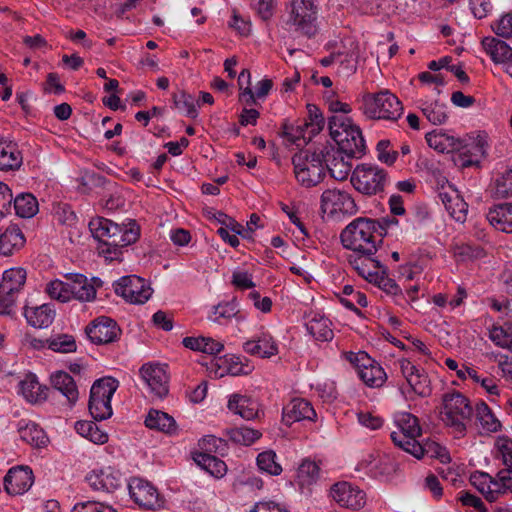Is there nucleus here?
<instances>
[{
  "instance_id": "f257e3e1",
  "label": "nucleus",
  "mask_w": 512,
  "mask_h": 512,
  "mask_svg": "<svg viewBox=\"0 0 512 512\" xmlns=\"http://www.w3.org/2000/svg\"><path fill=\"white\" fill-rule=\"evenodd\" d=\"M395 218H382L373 220L369 218H357L348 224L341 232L340 239L344 248L353 253L375 255L378 244L382 243L386 235L387 227L397 224Z\"/></svg>"
},
{
  "instance_id": "f03ea898",
  "label": "nucleus",
  "mask_w": 512,
  "mask_h": 512,
  "mask_svg": "<svg viewBox=\"0 0 512 512\" xmlns=\"http://www.w3.org/2000/svg\"><path fill=\"white\" fill-rule=\"evenodd\" d=\"M442 420L457 435H464L466 423L470 421L473 409L470 401L462 393L453 391L445 393L442 398Z\"/></svg>"
},
{
  "instance_id": "7ed1b4c3",
  "label": "nucleus",
  "mask_w": 512,
  "mask_h": 512,
  "mask_svg": "<svg viewBox=\"0 0 512 512\" xmlns=\"http://www.w3.org/2000/svg\"><path fill=\"white\" fill-rule=\"evenodd\" d=\"M324 158L322 149L313 152L306 150L293 156L295 177L302 186L314 187L324 179L326 175Z\"/></svg>"
},
{
  "instance_id": "20e7f679",
  "label": "nucleus",
  "mask_w": 512,
  "mask_h": 512,
  "mask_svg": "<svg viewBox=\"0 0 512 512\" xmlns=\"http://www.w3.org/2000/svg\"><path fill=\"white\" fill-rule=\"evenodd\" d=\"M350 182L353 187L363 195H381L390 182L388 172L375 165L358 164L351 175Z\"/></svg>"
},
{
  "instance_id": "39448f33",
  "label": "nucleus",
  "mask_w": 512,
  "mask_h": 512,
  "mask_svg": "<svg viewBox=\"0 0 512 512\" xmlns=\"http://www.w3.org/2000/svg\"><path fill=\"white\" fill-rule=\"evenodd\" d=\"M363 113L370 119L395 121L403 113L400 100L389 90L363 95Z\"/></svg>"
},
{
  "instance_id": "423d86ee",
  "label": "nucleus",
  "mask_w": 512,
  "mask_h": 512,
  "mask_svg": "<svg viewBox=\"0 0 512 512\" xmlns=\"http://www.w3.org/2000/svg\"><path fill=\"white\" fill-rule=\"evenodd\" d=\"M119 387V381L107 376L97 379L91 389L88 408L96 421L110 418L113 414L111 399Z\"/></svg>"
},
{
  "instance_id": "0eeeda50",
  "label": "nucleus",
  "mask_w": 512,
  "mask_h": 512,
  "mask_svg": "<svg viewBox=\"0 0 512 512\" xmlns=\"http://www.w3.org/2000/svg\"><path fill=\"white\" fill-rule=\"evenodd\" d=\"M318 8L314 0H292L288 23L295 31L307 38H313L318 33Z\"/></svg>"
},
{
  "instance_id": "6e6552de",
  "label": "nucleus",
  "mask_w": 512,
  "mask_h": 512,
  "mask_svg": "<svg viewBox=\"0 0 512 512\" xmlns=\"http://www.w3.org/2000/svg\"><path fill=\"white\" fill-rule=\"evenodd\" d=\"M130 497L140 507L146 510H158L164 507L165 499L157 488L141 478H132L128 483Z\"/></svg>"
},
{
  "instance_id": "1a4fd4ad",
  "label": "nucleus",
  "mask_w": 512,
  "mask_h": 512,
  "mask_svg": "<svg viewBox=\"0 0 512 512\" xmlns=\"http://www.w3.org/2000/svg\"><path fill=\"white\" fill-rule=\"evenodd\" d=\"M113 286L117 295L132 304H144L152 295L151 287L136 275L123 276Z\"/></svg>"
},
{
  "instance_id": "9d476101",
  "label": "nucleus",
  "mask_w": 512,
  "mask_h": 512,
  "mask_svg": "<svg viewBox=\"0 0 512 512\" xmlns=\"http://www.w3.org/2000/svg\"><path fill=\"white\" fill-rule=\"evenodd\" d=\"M395 422L398 431L391 433V440L395 446L408 452L409 448L416 443L417 438L422 435L418 418L411 413L403 412L397 415Z\"/></svg>"
},
{
  "instance_id": "9b49d317",
  "label": "nucleus",
  "mask_w": 512,
  "mask_h": 512,
  "mask_svg": "<svg viewBox=\"0 0 512 512\" xmlns=\"http://www.w3.org/2000/svg\"><path fill=\"white\" fill-rule=\"evenodd\" d=\"M349 360L356 365L360 379L367 386L379 388L386 382V372L366 352L351 353Z\"/></svg>"
},
{
  "instance_id": "f8f14e48",
  "label": "nucleus",
  "mask_w": 512,
  "mask_h": 512,
  "mask_svg": "<svg viewBox=\"0 0 512 512\" xmlns=\"http://www.w3.org/2000/svg\"><path fill=\"white\" fill-rule=\"evenodd\" d=\"M85 334L95 345H107L119 340L121 329L110 317L100 316L85 327Z\"/></svg>"
},
{
  "instance_id": "ddd939ff",
  "label": "nucleus",
  "mask_w": 512,
  "mask_h": 512,
  "mask_svg": "<svg viewBox=\"0 0 512 512\" xmlns=\"http://www.w3.org/2000/svg\"><path fill=\"white\" fill-rule=\"evenodd\" d=\"M89 229L92 236L99 241V254L111 257V247L120 233V226L104 217L93 218L89 222Z\"/></svg>"
},
{
  "instance_id": "4468645a",
  "label": "nucleus",
  "mask_w": 512,
  "mask_h": 512,
  "mask_svg": "<svg viewBox=\"0 0 512 512\" xmlns=\"http://www.w3.org/2000/svg\"><path fill=\"white\" fill-rule=\"evenodd\" d=\"M402 376L406 379L411 390L420 397H428L432 393L431 381L427 372L414 365L408 359L398 360Z\"/></svg>"
},
{
  "instance_id": "2eb2a0df",
  "label": "nucleus",
  "mask_w": 512,
  "mask_h": 512,
  "mask_svg": "<svg viewBox=\"0 0 512 512\" xmlns=\"http://www.w3.org/2000/svg\"><path fill=\"white\" fill-rule=\"evenodd\" d=\"M322 153L325 156L324 165L325 172L328 171L330 176L338 181L347 179L351 172V160L354 157H349L346 152L335 146H324Z\"/></svg>"
},
{
  "instance_id": "dca6fc26",
  "label": "nucleus",
  "mask_w": 512,
  "mask_h": 512,
  "mask_svg": "<svg viewBox=\"0 0 512 512\" xmlns=\"http://www.w3.org/2000/svg\"><path fill=\"white\" fill-rule=\"evenodd\" d=\"M321 209L323 212L355 214L357 206L352 196L343 190L327 189L321 195Z\"/></svg>"
},
{
  "instance_id": "f3484780",
  "label": "nucleus",
  "mask_w": 512,
  "mask_h": 512,
  "mask_svg": "<svg viewBox=\"0 0 512 512\" xmlns=\"http://www.w3.org/2000/svg\"><path fill=\"white\" fill-rule=\"evenodd\" d=\"M86 481L96 491L112 493L123 485L125 479L119 470L106 467L92 470L87 474Z\"/></svg>"
},
{
  "instance_id": "a211bd4d",
  "label": "nucleus",
  "mask_w": 512,
  "mask_h": 512,
  "mask_svg": "<svg viewBox=\"0 0 512 512\" xmlns=\"http://www.w3.org/2000/svg\"><path fill=\"white\" fill-rule=\"evenodd\" d=\"M331 495L339 505L353 510L361 509L366 503L365 492L348 482L334 484Z\"/></svg>"
},
{
  "instance_id": "6ab92c4d",
  "label": "nucleus",
  "mask_w": 512,
  "mask_h": 512,
  "mask_svg": "<svg viewBox=\"0 0 512 512\" xmlns=\"http://www.w3.org/2000/svg\"><path fill=\"white\" fill-rule=\"evenodd\" d=\"M34 482L32 470L28 466L12 467L4 477V489L10 495L27 492Z\"/></svg>"
},
{
  "instance_id": "aec40b11",
  "label": "nucleus",
  "mask_w": 512,
  "mask_h": 512,
  "mask_svg": "<svg viewBox=\"0 0 512 512\" xmlns=\"http://www.w3.org/2000/svg\"><path fill=\"white\" fill-rule=\"evenodd\" d=\"M140 374L154 397L162 399L168 394V376L164 368L145 364L141 367Z\"/></svg>"
},
{
  "instance_id": "412c9836",
  "label": "nucleus",
  "mask_w": 512,
  "mask_h": 512,
  "mask_svg": "<svg viewBox=\"0 0 512 512\" xmlns=\"http://www.w3.org/2000/svg\"><path fill=\"white\" fill-rule=\"evenodd\" d=\"M316 412L309 401L303 398H293L283 407L282 421L286 426L295 422L309 420L314 421Z\"/></svg>"
},
{
  "instance_id": "4be33fe9",
  "label": "nucleus",
  "mask_w": 512,
  "mask_h": 512,
  "mask_svg": "<svg viewBox=\"0 0 512 512\" xmlns=\"http://www.w3.org/2000/svg\"><path fill=\"white\" fill-rule=\"evenodd\" d=\"M425 139L429 147L441 153H450L462 150V155L466 156L468 153L476 155V153L471 152V149L463 147L458 138L448 135L442 129H435L427 133Z\"/></svg>"
},
{
  "instance_id": "5701e85b",
  "label": "nucleus",
  "mask_w": 512,
  "mask_h": 512,
  "mask_svg": "<svg viewBox=\"0 0 512 512\" xmlns=\"http://www.w3.org/2000/svg\"><path fill=\"white\" fill-rule=\"evenodd\" d=\"M335 148L341 149L349 157H361L365 150V141L360 128L356 125L349 128L337 140Z\"/></svg>"
},
{
  "instance_id": "b1692460",
  "label": "nucleus",
  "mask_w": 512,
  "mask_h": 512,
  "mask_svg": "<svg viewBox=\"0 0 512 512\" xmlns=\"http://www.w3.org/2000/svg\"><path fill=\"white\" fill-rule=\"evenodd\" d=\"M243 350L253 356L270 358L278 353V347L273 337L267 332H261L253 339L243 344Z\"/></svg>"
},
{
  "instance_id": "393cba45",
  "label": "nucleus",
  "mask_w": 512,
  "mask_h": 512,
  "mask_svg": "<svg viewBox=\"0 0 512 512\" xmlns=\"http://www.w3.org/2000/svg\"><path fill=\"white\" fill-rule=\"evenodd\" d=\"M69 288V300L76 299L82 302L92 301L96 296V290L83 274H67Z\"/></svg>"
},
{
  "instance_id": "a878e982",
  "label": "nucleus",
  "mask_w": 512,
  "mask_h": 512,
  "mask_svg": "<svg viewBox=\"0 0 512 512\" xmlns=\"http://www.w3.org/2000/svg\"><path fill=\"white\" fill-rule=\"evenodd\" d=\"M228 409L245 420L259 418V403L247 395L232 394L228 401Z\"/></svg>"
},
{
  "instance_id": "bb28decb",
  "label": "nucleus",
  "mask_w": 512,
  "mask_h": 512,
  "mask_svg": "<svg viewBox=\"0 0 512 512\" xmlns=\"http://www.w3.org/2000/svg\"><path fill=\"white\" fill-rule=\"evenodd\" d=\"M374 255L364 253H353L348 256V262L352 268L364 279L371 282L374 274L379 272L383 265L380 260L375 259Z\"/></svg>"
},
{
  "instance_id": "cd10ccee",
  "label": "nucleus",
  "mask_w": 512,
  "mask_h": 512,
  "mask_svg": "<svg viewBox=\"0 0 512 512\" xmlns=\"http://www.w3.org/2000/svg\"><path fill=\"white\" fill-rule=\"evenodd\" d=\"M481 44L494 63L500 64L512 61V48L503 40L488 36L482 39Z\"/></svg>"
},
{
  "instance_id": "c85d7f7f",
  "label": "nucleus",
  "mask_w": 512,
  "mask_h": 512,
  "mask_svg": "<svg viewBox=\"0 0 512 512\" xmlns=\"http://www.w3.org/2000/svg\"><path fill=\"white\" fill-rule=\"evenodd\" d=\"M439 198L444 204L449 215L457 222L464 223L468 214V204L456 190L452 193L440 192Z\"/></svg>"
},
{
  "instance_id": "c756f323",
  "label": "nucleus",
  "mask_w": 512,
  "mask_h": 512,
  "mask_svg": "<svg viewBox=\"0 0 512 512\" xmlns=\"http://www.w3.org/2000/svg\"><path fill=\"white\" fill-rule=\"evenodd\" d=\"M52 387L66 397L70 404H75L79 392L73 377L65 371H57L50 377Z\"/></svg>"
},
{
  "instance_id": "7c9ffc66",
  "label": "nucleus",
  "mask_w": 512,
  "mask_h": 512,
  "mask_svg": "<svg viewBox=\"0 0 512 512\" xmlns=\"http://www.w3.org/2000/svg\"><path fill=\"white\" fill-rule=\"evenodd\" d=\"M487 220L495 229L512 233V203L499 204L489 209Z\"/></svg>"
},
{
  "instance_id": "2f4dec72",
  "label": "nucleus",
  "mask_w": 512,
  "mask_h": 512,
  "mask_svg": "<svg viewBox=\"0 0 512 512\" xmlns=\"http://www.w3.org/2000/svg\"><path fill=\"white\" fill-rule=\"evenodd\" d=\"M22 162V153L15 142H0V170H17L22 165Z\"/></svg>"
},
{
  "instance_id": "473e14b6",
  "label": "nucleus",
  "mask_w": 512,
  "mask_h": 512,
  "mask_svg": "<svg viewBox=\"0 0 512 512\" xmlns=\"http://www.w3.org/2000/svg\"><path fill=\"white\" fill-rule=\"evenodd\" d=\"M24 316L29 325L36 328L48 327L54 320L55 311L50 304L24 308Z\"/></svg>"
},
{
  "instance_id": "72a5a7b5",
  "label": "nucleus",
  "mask_w": 512,
  "mask_h": 512,
  "mask_svg": "<svg viewBox=\"0 0 512 512\" xmlns=\"http://www.w3.org/2000/svg\"><path fill=\"white\" fill-rule=\"evenodd\" d=\"M145 425L149 429L157 430L169 435L175 434L177 431V424L175 419L169 414L151 409L145 419Z\"/></svg>"
},
{
  "instance_id": "f704fd0d",
  "label": "nucleus",
  "mask_w": 512,
  "mask_h": 512,
  "mask_svg": "<svg viewBox=\"0 0 512 512\" xmlns=\"http://www.w3.org/2000/svg\"><path fill=\"white\" fill-rule=\"evenodd\" d=\"M413 455L417 459H421L425 455L431 458H438L441 462H446L450 460L448 453L445 448H443L440 444L432 440L426 441H416L411 448H409L408 452Z\"/></svg>"
},
{
  "instance_id": "c9c22d12",
  "label": "nucleus",
  "mask_w": 512,
  "mask_h": 512,
  "mask_svg": "<svg viewBox=\"0 0 512 512\" xmlns=\"http://www.w3.org/2000/svg\"><path fill=\"white\" fill-rule=\"evenodd\" d=\"M219 361L220 363L217 365L223 370L220 373L221 377L224 373L232 376L248 375L253 370V366L249 363L248 359L234 354L226 355L224 358H220Z\"/></svg>"
},
{
  "instance_id": "e433bc0d",
  "label": "nucleus",
  "mask_w": 512,
  "mask_h": 512,
  "mask_svg": "<svg viewBox=\"0 0 512 512\" xmlns=\"http://www.w3.org/2000/svg\"><path fill=\"white\" fill-rule=\"evenodd\" d=\"M25 244V237L17 226L8 227L0 235V254L10 256Z\"/></svg>"
},
{
  "instance_id": "4c0bfd02",
  "label": "nucleus",
  "mask_w": 512,
  "mask_h": 512,
  "mask_svg": "<svg viewBox=\"0 0 512 512\" xmlns=\"http://www.w3.org/2000/svg\"><path fill=\"white\" fill-rule=\"evenodd\" d=\"M331 321L324 315L314 314L306 323L307 331L317 341H331L334 337Z\"/></svg>"
},
{
  "instance_id": "58836bf2",
  "label": "nucleus",
  "mask_w": 512,
  "mask_h": 512,
  "mask_svg": "<svg viewBox=\"0 0 512 512\" xmlns=\"http://www.w3.org/2000/svg\"><path fill=\"white\" fill-rule=\"evenodd\" d=\"M19 386L21 394L29 402H39L45 400L48 396V388L46 386H42L34 374H27L20 382Z\"/></svg>"
},
{
  "instance_id": "ea45409f",
  "label": "nucleus",
  "mask_w": 512,
  "mask_h": 512,
  "mask_svg": "<svg viewBox=\"0 0 512 512\" xmlns=\"http://www.w3.org/2000/svg\"><path fill=\"white\" fill-rule=\"evenodd\" d=\"M26 277V270L21 267L6 270L0 283V291L8 294L19 293L26 282Z\"/></svg>"
},
{
  "instance_id": "a19ab883",
  "label": "nucleus",
  "mask_w": 512,
  "mask_h": 512,
  "mask_svg": "<svg viewBox=\"0 0 512 512\" xmlns=\"http://www.w3.org/2000/svg\"><path fill=\"white\" fill-rule=\"evenodd\" d=\"M21 440L34 448H44L49 443V438L45 431L36 423H27L25 426H19L18 429Z\"/></svg>"
},
{
  "instance_id": "79ce46f5",
  "label": "nucleus",
  "mask_w": 512,
  "mask_h": 512,
  "mask_svg": "<svg viewBox=\"0 0 512 512\" xmlns=\"http://www.w3.org/2000/svg\"><path fill=\"white\" fill-rule=\"evenodd\" d=\"M471 484L481 492L487 501L494 502L499 493V483L493 480L487 473L473 474L470 478Z\"/></svg>"
},
{
  "instance_id": "37998d69",
  "label": "nucleus",
  "mask_w": 512,
  "mask_h": 512,
  "mask_svg": "<svg viewBox=\"0 0 512 512\" xmlns=\"http://www.w3.org/2000/svg\"><path fill=\"white\" fill-rule=\"evenodd\" d=\"M194 461L215 477H222L227 470L225 462L212 455V453H195Z\"/></svg>"
},
{
  "instance_id": "c03bdc74",
  "label": "nucleus",
  "mask_w": 512,
  "mask_h": 512,
  "mask_svg": "<svg viewBox=\"0 0 512 512\" xmlns=\"http://www.w3.org/2000/svg\"><path fill=\"white\" fill-rule=\"evenodd\" d=\"M310 129H306L304 121L297 125H292L287 122L282 124V131L280 135L288 142L300 146L310 141L312 137L309 136Z\"/></svg>"
},
{
  "instance_id": "a18cd8bd",
  "label": "nucleus",
  "mask_w": 512,
  "mask_h": 512,
  "mask_svg": "<svg viewBox=\"0 0 512 512\" xmlns=\"http://www.w3.org/2000/svg\"><path fill=\"white\" fill-rule=\"evenodd\" d=\"M13 208L17 216L31 218L38 212V201L31 193H22L13 199Z\"/></svg>"
},
{
  "instance_id": "49530a36",
  "label": "nucleus",
  "mask_w": 512,
  "mask_h": 512,
  "mask_svg": "<svg viewBox=\"0 0 512 512\" xmlns=\"http://www.w3.org/2000/svg\"><path fill=\"white\" fill-rule=\"evenodd\" d=\"M320 478V467L315 461L305 459L297 470V482L301 487L310 486Z\"/></svg>"
},
{
  "instance_id": "de8ad7c7",
  "label": "nucleus",
  "mask_w": 512,
  "mask_h": 512,
  "mask_svg": "<svg viewBox=\"0 0 512 512\" xmlns=\"http://www.w3.org/2000/svg\"><path fill=\"white\" fill-rule=\"evenodd\" d=\"M261 435L262 433L259 430L247 426L231 428L226 431V436L230 441L245 446L252 445Z\"/></svg>"
},
{
  "instance_id": "09e8293b",
  "label": "nucleus",
  "mask_w": 512,
  "mask_h": 512,
  "mask_svg": "<svg viewBox=\"0 0 512 512\" xmlns=\"http://www.w3.org/2000/svg\"><path fill=\"white\" fill-rule=\"evenodd\" d=\"M139 238V232L135 229H124L120 226V233L111 247V257L107 260L113 261L119 259L121 249L135 243Z\"/></svg>"
},
{
  "instance_id": "8fccbe9b",
  "label": "nucleus",
  "mask_w": 512,
  "mask_h": 512,
  "mask_svg": "<svg viewBox=\"0 0 512 512\" xmlns=\"http://www.w3.org/2000/svg\"><path fill=\"white\" fill-rule=\"evenodd\" d=\"M76 432L89 439L95 444H104L108 441V435L99 429L96 423L92 421H78L75 424Z\"/></svg>"
},
{
  "instance_id": "3c124183",
  "label": "nucleus",
  "mask_w": 512,
  "mask_h": 512,
  "mask_svg": "<svg viewBox=\"0 0 512 512\" xmlns=\"http://www.w3.org/2000/svg\"><path fill=\"white\" fill-rule=\"evenodd\" d=\"M272 87L273 82L271 79H263L258 82L255 92H253L250 87H245L244 90L240 93V101L245 103L247 106H252L256 104V98H265L269 94Z\"/></svg>"
},
{
  "instance_id": "603ef678",
  "label": "nucleus",
  "mask_w": 512,
  "mask_h": 512,
  "mask_svg": "<svg viewBox=\"0 0 512 512\" xmlns=\"http://www.w3.org/2000/svg\"><path fill=\"white\" fill-rule=\"evenodd\" d=\"M489 338L495 345L512 352V322L493 326L489 332Z\"/></svg>"
},
{
  "instance_id": "864d4df0",
  "label": "nucleus",
  "mask_w": 512,
  "mask_h": 512,
  "mask_svg": "<svg viewBox=\"0 0 512 512\" xmlns=\"http://www.w3.org/2000/svg\"><path fill=\"white\" fill-rule=\"evenodd\" d=\"M476 418L487 432H497L501 428V423L485 402L476 405Z\"/></svg>"
},
{
  "instance_id": "5fc2aeb1",
  "label": "nucleus",
  "mask_w": 512,
  "mask_h": 512,
  "mask_svg": "<svg viewBox=\"0 0 512 512\" xmlns=\"http://www.w3.org/2000/svg\"><path fill=\"white\" fill-rule=\"evenodd\" d=\"M172 100L175 107L179 110H184L188 117L195 119L198 116L196 104L199 105V102H196L193 95L184 90H180L179 92L173 93Z\"/></svg>"
},
{
  "instance_id": "6e6d98bb",
  "label": "nucleus",
  "mask_w": 512,
  "mask_h": 512,
  "mask_svg": "<svg viewBox=\"0 0 512 512\" xmlns=\"http://www.w3.org/2000/svg\"><path fill=\"white\" fill-rule=\"evenodd\" d=\"M214 318L213 321L220 323V319H231L236 318L237 321H243L245 316L240 313L238 308V302L235 298L231 301L219 303L214 307Z\"/></svg>"
},
{
  "instance_id": "4d7b16f0",
  "label": "nucleus",
  "mask_w": 512,
  "mask_h": 512,
  "mask_svg": "<svg viewBox=\"0 0 512 512\" xmlns=\"http://www.w3.org/2000/svg\"><path fill=\"white\" fill-rule=\"evenodd\" d=\"M370 283L377 285L387 295L398 296L402 294V290L394 279L387 274V268L383 266L379 272L374 274Z\"/></svg>"
},
{
  "instance_id": "13d9d810",
  "label": "nucleus",
  "mask_w": 512,
  "mask_h": 512,
  "mask_svg": "<svg viewBox=\"0 0 512 512\" xmlns=\"http://www.w3.org/2000/svg\"><path fill=\"white\" fill-rule=\"evenodd\" d=\"M47 347L59 353H71L77 349L75 338L68 334H58L47 339Z\"/></svg>"
},
{
  "instance_id": "bf43d9fd",
  "label": "nucleus",
  "mask_w": 512,
  "mask_h": 512,
  "mask_svg": "<svg viewBox=\"0 0 512 512\" xmlns=\"http://www.w3.org/2000/svg\"><path fill=\"white\" fill-rule=\"evenodd\" d=\"M308 120L305 119L304 126L310 129L309 136L318 134L325 125V119L320 109L314 104H307Z\"/></svg>"
},
{
  "instance_id": "052dcab7",
  "label": "nucleus",
  "mask_w": 512,
  "mask_h": 512,
  "mask_svg": "<svg viewBox=\"0 0 512 512\" xmlns=\"http://www.w3.org/2000/svg\"><path fill=\"white\" fill-rule=\"evenodd\" d=\"M495 458L502 461L504 470H512V439L503 436L496 440Z\"/></svg>"
},
{
  "instance_id": "680f3d73",
  "label": "nucleus",
  "mask_w": 512,
  "mask_h": 512,
  "mask_svg": "<svg viewBox=\"0 0 512 512\" xmlns=\"http://www.w3.org/2000/svg\"><path fill=\"white\" fill-rule=\"evenodd\" d=\"M354 125L352 120L346 115H332L328 118V129L334 141Z\"/></svg>"
},
{
  "instance_id": "e2e57ef3",
  "label": "nucleus",
  "mask_w": 512,
  "mask_h": 512,
  "mask_svg": "<svg viewBox=\"0 0 512 512\" xmlns=\"http://www.w3.org/2000/svg\"><path fill=\"white\" fill-rule=\"evenodd\" d=\"M422 112L427 120L434 125H441L445 123L448 118L447 106L443 103H439L438 101L426 105L422 108Z\"/></svg>"
},
{
  "instance_id": "0e129e2a",
  "label": "nucleus",
  "mask_w": 512,
  "mask_h": 512,
  "mask_svg": "<svg viewBox=\"0 0 512 512\" xmlns=\"http://www.w3.org/2000/svg\"><path fill=\"white\" fill-rule=\"evenodd\" d=\"M257 465L260 470L270 475H280L281 465L276 461V454L273 451H264L257 456Z\"/></svg>"
},
{
  "instance_id": "69168bd1",
  "label": "nucleus",
  "mask_w": 512,
  "mask_h": 512,
  "mask_svg": "<svg viewBox=\"0 0 512 512\" xmlns=\"http://www.w3.org/2000/svg\"><path fill=\"white\" fill-rule=\"evenodd\" d=\"M493 195L498 199L512 197V170H506L496 179Z\"/></svg>"
},
{
  "instance_id": "338daca9",
  "label": "nucleus",
  "mask_w": 512,
  "mask_h": 512,
  "mask_svg": "<svg viewBox=\"0 0 512 512\" xmlns=\"http://www.w3.org/2000/svg\"><path fill=\"white\" fill-rule=\"evenodd\" d=\"M45 291L52 299L58 300L63 303L70 301L69 300L68 280L67 281H62L59 279L52 280L46 285Z\"/></svg>"
},
{
  "instance_id": "774afa93",
  "label": "nucleus",
  "mask_w": 512,
  "mask_h": 512,
  "mask_svg": "<svg viewBox=\"0 0 512 512\" xmlns=\"http://www.w3.org/2000/svg\"><path fill=\"white\" fill-rule=\"evenodd\" d=\"M72 512H117L113 507L96 501L80 502L74 505Z\"/></svg>"
}]
</instances>
